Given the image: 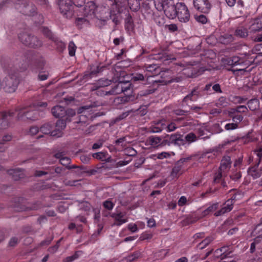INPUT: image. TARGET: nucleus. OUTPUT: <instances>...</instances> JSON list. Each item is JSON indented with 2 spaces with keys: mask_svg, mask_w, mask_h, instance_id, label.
Wrapping results in <instances>:
<instances>
[{
  "mask_svg": "<svg viewBox=\"0 0 262 262\" xmlns=\"http://www.w3.org/2000/svg\"><path fill=\"white\" fill-rule=\"evenodd\" d=\"M1 65L7 74L2 82V88L6 92L13 93L19 83L17 73L26 70L27 64L21 58H4L1 60Z\"/></svg>",
  "mask_w": 262,
  "mask_h": 262,
  "instance_id": "f257e3e1",
  "label": "nucleus"
},
{
  "mask_svg": "<svg viewBox=\"0 0 262 262\" xmlns=\"http://www.w3.org/2000/svg\"><path fill=\"white\" fill-rule=\"evenodd\" d=\"M156 9L159 11H163L166 16L169 18L173 19L177 16V4L168 2L167 0H155Z\"/></svg>",
  "mask_w": 262,
  "mask_h": 262,
  "instance_id": "f03ea898",
  "label": "nucleus"
},
{
  "mask_svg": "<svg viewBox=\"0 0 262 262\" xmlns=\"http://www.w3.org/2000/svg\"><path fill=\"white\" fill-rule=\"evenodd\" d=\"M17 112L18 120L25 119L35 120L38 119V112L36 109H32L31 107H18L16 109Z\"/></svg>",
  "mask_w": 262,
  "mask_h": 262,
  "instance_id": "7ed1b4c3",
  "label": "nucleus"
},
{
  "mask_svg": "<svg viewBox=\"0 0 262 262\" xmlns=\"http://www.w3.org/2000/svg\"><path fill=\"white\" fill-rule=\"evenodd\" d=\"M18 37L23 44L29 47L37 48L42 45V41L37 37L27 33H20Z\"/></svg>",
  "mask_w": 262,
  "mask_h": 262,
  "instance_id": "20e7f679",
  "label": "nucleus"
},
{
  "mask_svg": "<svg viewBox=\"0 0 262 262\" xmlns=\"http://www.w3.org/2000/svg\"><path fill=\"white\" fill-rule=\"evenodd\" d=\"M60 13L63 16L70 18L73 15V4L71 0H58Z\"/></svg>",
  "mask_w": 262,
  "mask_h": 262,
  "instance_id": "39448f33",
  "label": "nucleus"
},
{
  "mask_svg": "<svg viewBox=\"0 0 262 262\" xmlns=\"http://www.w3.org/2000/svg\"><path fill=\"white\" fill-rule=\"evenodd\" d=\"M177 16L181 23H187L190 19V13L187 6L183 3H177Z\"/></svg>",
  "mask_w": 262,
  "mask_h": 262,
  "instance_id": "423d86ee",
  "label": "nucleus"
},
{
  "mask_svg": "<svg viewBox=\"0 0 262 262\" xmlns=\"http://www.w3.org/2000/svg\"><path fill=\"white\" fill-rule=\"evenodd\" d=\"M193 4L196 11L205 14L208 13L212 7L209 0H193Z\"/></svg>",
  "mask_w": 262,
  "mask_h": 262,
  "instance_id": "0eeeda50",
  "label": "nucleus"
},
{
  "mask_svg": "<svg viewBox=\"0 0 262 262\" xmlns=\"http://www.w3.org/2000/svg\"><path fill=\"white\" fill-rule=\"evenodd\" d=\"M250 64V61L245 60L242 58L238 56H234L228 60V64L234 67L236 66H240L241 68L237 69V71H243L247 68Z\"/></svg>",
  "mask_w": 262,
  "mask_h": 262,
  "instance_id": "6e6552de",
  "label": "nucleus"
},
{
  "mask_svg": "<svg viewBox=\"0 0 262 262\" xmlns=\"http://www.w3.org/2000/svg\"><path fill=\"white\" fill-rule=\"evenodd\" d=\"M2 119L0 120V129L4 130L8 128L12 123L13 112H5L1 114Z\"/></svg>",
  "mask_w": 262,
  "mask_h": 262,
  "instance_id": "1a4fd4ad",
  "label": "nucleus"
},
{
  "mask_svg": "<svg viewBox=\"0 0 262 262\" xmlns=\"http://www.w3.org/2000/svg\"><path fill=\"white\" fill-rule=\"evenodd\" d=\"M129 86L128 82L119 81L110 91H108V93L111 95L119 94L129 89Z\"/></svg>",
  "mask_w": 262,
  "mask_h": 262,
  "instance_id": "9d476101",
  "label": "nucleus"
},
{
  "mask_svg": "<svg viewBox=\"0 0 262 262\" xmlns=\"http://www.w3.org/2000/svg\"><path fill=\"white\" fill-rule=\"evenodd\" d=\"M16 8L20 9V12L26 15H33L36 11L35 6L30 2L22 3Z\"/></svg>",
  "mask_w": 262,
  "mask_h": 262,
  "instance_id": "9b49d317",
  "label": "nucleus"
},
{
  "mask_svg": "<svg viewBox=\"0 0 262 262\" xmlns=\"http://www.w3.org/2000/svg\"><path fill=\"white\" fill-rule=\"evenodd\" d=\"M119 16V8H118V6L115 3L112 5V7L110 11L109 16L108 17H106L105 20L111 19L113 22L117 25L120 23Z\"/></svg>",
  "mask_w": 262,
  "mask_h": 262,
  "instance_id": "f8f14e48",
  "label": "nucleus"
},
{
  "mask_svg": "<svg viewBox=\"0 0 262 262\" xmlns=\"http://www.w3.org/2000/svg\"><path fill=\"white\" fill-rule=\"evenodd\" d=\"M111 216L114 219V225L120 226L128 222V219L125 217V213L120 211L114 212L111 214Z\"/></svg>",
  "mask_w": 262,
  "mask_h": 262,
  "instance_id": "ddd939ff",
  "label": "nucleus"
},
{
  "mask_svg": "<svg viewBox=\"0 0 262 262\" xmlns=\"http://www.w3.org/2000/svg\"><path fill=\"white\" fill-rule=\"evenodd\" d=\"M66 127V123L63 120H58L57 121L55 128L52 130L51 136L56 138L61 137L62 135V131Z\"/></svg>",
  "mask_w": 262,
  "mask_h": 262,
  "instance_id": "4468645a",
  "label": "nucleus"
},
{
  "mask_svg": "<svg viewBox=\"0 0 262 262\" xmlns=\"http://www.w3.org/2000/svg\"><path fill=\"white\" fill-rule=\"evenodd\" d=\"M233 204L234 202H232V200H227L223 204L221 208L214 213V215L215 216H222L230 212L233 209Z\"/></svg>",
  "mask_w": 262,
  "mask_h": 262,
  "instance_id": "2eb2a0df",
  "label": "nucleus"
},
{
  "mask_svg": "<svg viewBox=\"0 0 262 262\" xmlns=\"http://www.w3.org/2000/svg\"><path fill=\"white\" fill-rule=\"evenodd\" d=\"M164 126H165L164 120L153 122L149 127L148 130L152 133H160L164 129Z\"/></svg>",
  "mask_w": 262,
  "mask_h": 262,
  "instance_id": "dca6fc26",
  "label": "nucleus"
},
{
  "mask_svg": "<svg viewBox=\"0 0 262 262\" xmlns=\"http://www.w3.org/2000/svg\"><path fill=\"white\" fill-rule=\"evenodd\" d=\"M231 164L230 157L229 156L224 157L221 162V165L219 169L222 171V172L227 174L231 167Z\"/></svg>",
  "mask_w": 262,
  "mask_h": 262,
  "instance_id": "f3484780",
  "label": "nucleus"
},
{
  "mask_svg": "<svg viewBox=\"0 0 262 262\" xmlns=\"http://www.w3.org/2000/svg\"><path fill=\"white\" fill-rule=\"evenodd\" d=\"M233 40V35L228 33H222L217 38V40L219 42L224 45L229 44L232 42Z\"/></svg>",
  "mask_w": 262,
  "mask_h": 262,
  "instance_id": "a211bd4d",
  "label": "nucleus"
},
{
  "mask_svg": "<svg viewBox=\"0 0 262 262\" xmlns=\"http://www.w3.org/2000/svg\"><path fill=\"white\" fill-rule=\"evenodd\" d=\"M51 112L52 115L56 118H62L66 115V109L64 107L57 105L54 106Z\"/></svg>",
  "mask_w": 262,
  "mask_h": 262,
  "instance_id": "6ab92c4d",
  "label": "nucleus"
},
{
  "mask_svg": "<svg viewBox=\"0 0 262 262\" xmlns=\"http://www.w3.org/2000/svg\"><path fill=\"white\" fill-rule=\"evenodd\" d=\"M232 253V250L229 246H223L221 248L217 249L215 251V253L220 255L221 259H224L226 257H230V254Z\"/></svg>",
  "mask_w": 262,
  "mask_h": 262,
  "instance_id": "aec40b11",
  "label": "nucleus"
},
{
  "mask_svg": "<svg viewBox=\"0 0 262 262\" xmlns=\"http://www.w3.org/2000/svg\"><path fill=\"white\" fill-rule=\"evenodd\" d=\"M199 92L193 89L190 93L186 96L183 99L181 103L182 107H185L186 105H188V101H194L196 100L195 96H198Z\"/></svg>",
  "mask_w": 262,
  "mask_h": 262,
  "instance_id": "412c9836",
  "label": "nucleus"
},
{
  "mask_svg": "<svg viewBox=\"0 0 262 262\" xmlns=\"http://www.w3.org/2000/svg\"><path fill=\"white\" fill-rule=\"evenodd\" d=\"M220 153V151L218 148H213L212 149H210L208 151L203 153L201 156V158L202 159H204L205 162H207V159H213Z\"/></svg>",
  "mask_w": 262,
  "mask_h": 262,
  "instance_id": "4be33fe9",
  "label": "nucleus"
},
{
  "mask_svg": "<svg viewBox=\"0 0 262 262\" xmlns=\"http://www.w3.org/2000/svg\"><path fill=\"white\" fill-rule=\"evenodd\" d=\"M181 135L179 134H173L168 135L167 136V139L164 140L162 144H167L168 145L174 144Z\"/></svg>",
  "mask_w": 262,
  "mask_h": 262,
  "instance_id": "5701e85b",
  "label": "nucleus"
},
{
  "mask_svg": "<svg viewBox=\"0 0 262 262\" xmlns=\"http://www.w3.org/2000/svg\"><path fill=\"white\" fill-rule=\"evenodd\" d=\"M129 143L127 141V137L124 136L116 140L114 143V146L117 148H123Z\"/></svg>",
  "mask_w": 262,
  "mask_h": 262,
  "instance_id": "b1692460",
  "label": "nucleus"
},
{
  "mask_svg": "<svg viewBox=\"0 0 262 262\" xmlns=\"http://www.w3.org/2000/svg\"><path fill=\"white\" fill-rule=\"evenodd\" d=\"M8 172L10 175L12 176L14 180L16 181L24 177V173L22 169L19 168L11 169L9 170Z\"/></svg>",
  "mask_w": 262,
  "mask_h": 262,
  "instance_id": "393cba45",
  "label": "nucleus"
},
{
  "mask_svg": "<svg viewBox=\"0 0 262 262\" xmlns=\"http://www.w3.org/2000/svg\"><path fill=\"white\" fill-rule=\"evenodd\" d=\"M250 29L253 32L258 31L262 29V17L255 19Z\"/></svg>",
  "mask_w": 262,
  "mask_h": 262,
  "instance_id": "a878e982",
  "label": "nucleus"
},
{
  "mask_svg": "<svg viewBox=\"0 0 262 262\" xmlns=\"http://www.w3.org/2000/svg\"><path fill=\"white\" fill-rule=\"evenodd\" d=\"M234 35L240 38H245L248 35L247 28L244 26H238L236 29Z\"/></svg>",
  "mask_w": 262,
  "mask_h": 262,
  "instance_id": "bb28decb",
  "label": "nucleus"
},
{
  "mask_svg": "<svg viewBox=\"0 0 262 262\" xmlns=\"http://www.w3.org/2000/svg\"><path fill=\"white\" fill-rule=\"evenodd\" d=\"M219 207V203H215L214 204H212V205H210L209 207H208L206 209H205L204 211H202L201 216L197 219V220H199V219L204 217L210 213L214 212L215 210H216Z\"/></svg>",
  "mask_w": 262,
  "mask_h": 262,
  "instance_id": "cd10ccee",
  "label": "nucleus"
},
{
  "mask_svg": "<svg viewBox=\"0 0 262 262\" xmlns=\"http://www.w3.org/2000/svg\"><path fill=\"white\" fill-rule=\"evenodd\" d=\"M258 166H256V164L253 167H249L248 170V173L254 179L259 178L262 174V171H260L257 169Z\"/></svg>",
  "mask_w": 262,
  "mask_h": 262,
  "instance_id": "c85d7f7f",
  "label": "nucleus"
},
{
  "mask_svg": "<svg viewBox=\"0 0 262 262\" xmlns=\"http://www.w3.org/2000/svg\"><path fill=\"white\" fill-rule=\"evenodd\" d=\"M161 139L156 136H150L146 140V143L154 147H158L160 145Z\"/></svg>",
  "mask_w": 262,
  "mask_h": 262,
  "instance_id": "c756f323",
  "label": "nucleus"
},
{
  "mask_svg": "<svg viewBox=\"0 0 262 262\" xmlns=\"http://www.w3.org/2000/svg\"><path fill=\"white\" fill-rule=\"evenodd\" d=\"M252 234L255 236L257 241L262 239V223L258 224L252 231Z\"/></svg>",
  "mask_w": 262,
  "mask_h": 262,
  "instance_id": "7c9ffc66",
  "label": "nucleus"
},
{
  "mask_svg": "<svg viewBox=\"0 0 262 262\" xmlns=\"http://www.w3.org/2000/svg\"><path fill=\"white\" fill-rule=\"evenodd\" d=\"M140 256V253L137 251L123 258L121 260V262H134L136 261Z\"/></svg>",
  "mask_w": 262,
  "mask_h": 262,
  "instance_id": "2f4dec72",
  "label": "nucleus"
},
{
  "mask_svg": "<svg viewBox=\"0 0 262 262\" xmlns=\"http://www.w3.org/2000/svg\"><path fill=\"white\" fill-rule=\"evenodd\" d=\"M247 105L250 110L254 111L259 108V101L257 99H252L248 101Z\"/></svg>",
  "mask_w": 262,
  "mask_h": 262,
  "instance_id": "473e14b6",
  "label": "nucleus"
},
{
  "mask_svg": "<svg viewBox=\"0 0 262 262\" xmlns=\"http://www.w3.org/2000/svg\"><path fill=\"white\" fill-rule=\"evenodd\" d=\"M248 112V108L245 105H239L235 108H232L229 112V115H234L235 113H246Z\"/></svg>",
  "mask_w": 262,
  "mask_h": 262,
  "instance_id": "72a5a7b5",
  "label": "nucleus"
},
{
  "mask_svg": "<svg viewBox=\"0 0 262 262\" xmlns=\"http://www.w3.org/2000/svg\"><path fill=\"white\" fill-rule=\"evenodd\" d=\"M133 110L132 114L134 115H139L143 116L147 112V107L146 105L141 106L138 109H131Z\"/></svg>",
  "mask_w": 262,
  "mask_h": 262,
  "instance_id": "f704fd0d",
  "label": "nucleus"
},
{
  "mask_svg": "<svg viewBox=\"0 0 262 262\" xmlns=\"http://www.w3.org/2000/svg\"><path fill=\"white\" fill-rule=\"evenodd\" d=\"M213 237L212 236H208L200 243L198 245L197 247L199 249L202 250L206 248L213 240Z\"/></svg>",
  "mask_w": 262,
  "mask_h": 262,
  "instance_id": "c9c22d12",
  "label": "nucleus"
},
{
  "mask_svg": "<svg viewBox=\"0 0 262 262\" xmlns=\"http://www.w3.org/2000/svg\"><path fill=\"white\" fill-rule=\"evenodd\" d=\"M53 128V126L52 124L47 123L41 126L40 130L42 133L44 134H50L51 135V132H52Z\"/></svg>",
  "mask_w": 262,
  "mask_h": 262,
  "instance_id": "e433bc0d",
  "label": "nucleus"
},
{
  "mask_svg": "<svg viewBox=\"0 0 262 262\" xmlns=\"http://www.w3.org/2000/svg\"><path fill=\"white\" fill-rule=\"evenodd\" d=\"M41 31L45 36H46L50 39L52 40L55 42H56L57 41V38L53 35L52 33L48 28H42Z\"/></svg>",
  "mask_w": 262,
  "mask_h": 262,
  "instance_id": "4c0bfd02",
  "label": "nucleus"
},
{
  "mask_svg": "<svg viewBox=\"0 0 262 262\" xmlns=\"http://www.w3.org/2000/svg\"><path fill=\"white\" fill-rule=\"evenodd\" d=\"M207 132L206 128L204 127H200L196 129V132L198 134V138L206 140L209 138L208 136H205V133Z\"/></svg>",
  "mask_w": 262,
  "mask_h": 262,
  "instance_id": "58836bf2",
  "label": "nucleus"
},
{
  "mask_svg": "<svg viewBox=\"0 0 262 262\" xmlns=\"http://www.w3.org/2000/svg\"><path fill=\"white\" fill-rule=\"evenodd\" d=\"M165 126H164V129L167 132H173L178 127L177 124L173 122L168 123L165 120Z\"/></svg>",
  "mask_w": 262,
  "mask_h": 262,
  "instance_id": "ea45409f",
  "label": "nucleus"
},
{
  "mask_svg": "<svg viewBox=\"0 0 262 262\" xmlns=\"http://www.w3.org/2000/svg\"><path fill=\"white\" fill-rule=\"evenodd\" d=\"M77 123L78 124L77 127L79 128L82 127L81 129L83 130V127H85L88 124V119L84 116L80 115L79 120V121H77Z\"/></svg>",
  "mask_w": 262,
  "mask_h": 262,
  "instance_id": "a19ab883",
  "label": "nucleus"
},
{
  "mask_svg": "<svg viewBox=\"0 0 262 262\" xmlns=\"http://www.w3.org/2000/svg\"><path fill=\"white\" fill-rule=\"evenodd\" d=\"M198 137L193 133H189L185 136V142L192 143L197 141Z\"/></svg>",
  "mask_w": 262,
  "mask_h": 262,
  "instance_id": "79ce46f5",
  "label": "nucleus"
},
{
  "mask_svg": "<svg viewBox=\"0 0 262 262\" xmlns=\"http://www.w3.org/2000/svg\"><path fill=\"white\" fill-rule=\"evenodd\" d=\"M174 113L178 116H185L189 113V110H188L187 105H186L185 107H182V109L175 110Z\"/></svg>",
  "mask_w": 262,
  "mask_h": 262,
  "instance_id": "37998d69",
  "label": "nucleus"
},
{
  "mask_svg": "<svg viewBox=\"0 0 262 262\" xmlns=\"http://www.w3.org/2000/svg\"><path fill=\"white\" fill-rule=\"evenodd\" d=\"M96 7L95 3L93 2H90L85 5V10L86 11L88 10V13H94Z\"/></svg>",
  "mask_w": 262,
  "mask_h": 262,
  "instance_id": "c03bdc74",
  "label": "nucleus"
},
{
  "mask_svg": "<svg viewBox=\"0 0 262 262\" xmlns=\"http://www.w3.org/2000/svg\"><path fill=\"white\" fill-rule=\"evenodd\" d=\"M111 82L112 80H111L101 78L98 81L97 84L98 85V87L102 88L110 85L111 84Z\"/></svg>",
  "mask_w": 262,
  "mask_h": 262,
  "instance_id": "a18cd8bd",
  "label": "nucleus"
},
{
  "mask_svg": "<svg viewBox=\"0 0 262 262\" xmlns=\"http://www.w3.org/2000/svg\"><path fill=\"white\" fill-rule=\"evenodd\" d=\"M106 152H98L92 154V157L96 159L104 161L106 158Z\"/></svg>",
  "mask_w": 262,
  "mask_h": 262,
  "instance_id": "49530a36",
  "label": "nucleus"
},
{
  "mask_svg": "<svg viewBox=\"0 0 262 262\" xmlns=\"http://www.w3.org/2000/svg\"><path fill=\"white\" fill-rule=\"evenodd\" d=\"M226 98L224 97H221L217 102L215 103V105L218 107H223L226 106L227 105Z\"/></svg>",
  "mask_w": 262,
  "mask_h": 262,
  "instance_id": "de8ad7c7",
  "label": "nucleus"
},
{
  "mask_svg": "<svg viewBox=\"0 0 262 262\" xmlns=\"http://www.w3.org/2000/svg\"><path fill=\"white\" fill-rule=\"evenodd\" d=\"M133 111V110H130L126 112L122 113L121 115H119L115 119V122H118L122 119H124V118L127 117L129 114H132Z\"/></svg>",
  "mask_w": 262,
  "mask_h": 262,
  "instance_id": "09e8293b",
  "label": "nucleus"
},
{
  "mask_svg": "<svg viewBox=\"0 0 262 262\" xmlns=\"http://www.w3.org/2000/svg\"><path fill=\"white\" fill-rule=\"evenodd\" d=\"M227 174V173L222 172V171H221L220 169H219L218 171L215 174L214 181L216 183L219 182L222 178L226 177Z\"/></svg>",
  "mask_w": 262,
  "mask_h": 262,
  "instance_id": "8fccbe9b",
  "label": "nucleus"
},
{
  "mask_svg": "<svg viewBox=\"0 0 262 262\" xmlns=\"http://www.w3.org/2000/svg\"><path fill=\"white\" fill-rule=\"evenodd\" d=\"M95 86H93L92 88V91H96V94L100 96H103L105 95H111L110 93H108V91H104L103 89H101V88H95Z\"/></svg>",
  "mask_w": 262,
  "mask_h": 262,
  "instance_id": "3c124183",
  "label": "nucleus"
},
{
  "mask_svg": "<svg viewBox=\"0 0 262 262\" xmlns=\"http://www.w3.org/2000/svg\"><path fill=\"white\" fill-rule=\"evenodd\" d=\"M76 47L73 41H70L68 46L69 54L71 56L75 55Z\"/></svg>",
  "mask_w": 262,
  "mask_h": 262,
  "instance_id": "603ef678",
  "label": "nucleus"
},
{
  "mask_svg": "<svg viewBox=\"0 0 262 262\" xmlns=\"http://www.w3.org/2000/svg\"><path fill=\"white\" fill-rule=\"evenodd\" d=\"M115 204L110 200H107L103 202V206L108 210H111L114 207Z\"/></svg>",
  "mask_w": 262,
  "mask_h": 262,
  "instance_id": "864d4df0",
  "label": "nucleus"
},
{
  "mask_svg": "<svg viewBox=\"0 0 262 262\" xmlns=\"http://www.w3.org/2000/svg\"><path fill=\"white\" fill-rule=\"evenodd\" d=\"M232 118V121L234 122V123H237V124L243 120L244 117L243 116L240 115H229Z\"/></svg>",
  "mask_w": 262,
  "mask_h": 262,
  "instance_id": "5fc2aeb1",
  "label": "nucleus"
},
{
  "mask_svg": "<svg viewBox=\"0 0 262 262\" xmlns=\"http://www.w3.org/2000/svg\"><path fill=\"white\" fill-rule=\"evenodd\" d=\"M181 170V167L179 165H175L172 169L171 176L173 177H177Z\"/></svg>",
  "mask_w": 262,
  "mask_h": 262,
  "instance_id": "6e6d98bb",
  "label": "nucleus"
},
{
  "mask_svg": "<svg viewBox=\"0 0 262 262\" xmlns=\"http://www.w3.org/2000/svg\"><path fill=\"white\" fill-rule=\"evenodd\" d=\"M66 115L64 116L66 117V120L70 121V118L73 117L75 115L76 112L73 109H68L66 110Z\"/></svg>",
  "mask_w": 262,
  "mask_h": 262,
  "instance_id": "4d7b16f0",
  "label": "nucleus"
},
{
  "mask_svg": "<svg viewBox=\"0 0 262 262\" xmlns=\"http://www.w3.org/2000/svg\"><path fill=\"white\" fill-rule=\"evenodd\" d=\"M233 101L236 103H244L247 100V98L244 97L235 96L233 98Z\"/></svg>",
  "mask_w": 262,
  "mask_h": 262,
  "instance_id": "13d9d810",
  "label": "nucleus"
},
{
  "mask_svg": "<svg viewBox=\"0 0 262 262\" xmlns=\"http://www.w3.org/2000/svg\"><path fill=\"white\" fill-rule=\"evenodd\" d=\"M49 76V73L48 72H40L38 74V79L41 81H43L48 78Z\"/></svg>",
  "mask_w": 262,
  "mask_h": 262,
  "instance_id": "bf43d9fd",
  "label": "nucleus"
},
{
  "mask_svg": "<svg viewBox=\"0 0 262 262\" xmlns=\"http://www.w3.org/2000/svg\"><path fill=\"white\" fill-rule=\"evenodd\" d=\"M144 79V76L140 73H136L134 75H133L132 77V80H133V81L143 80Z\"/></svg>",
  "mask_w": 262,
  "mask_h": 262,
  "instance_id": "052dcab7",
  "label": "nucleus"
},
{
  "mask_svg": "<svg viewBox=\"0 0 262 262\" xmlns=\"http://www.w3.org/2000/svg\"><path fill=\"white\" fill-rule=\"evenodd\" d=\"M238 127L237 123H229L226 124L225 128L227 130L235 129Z\"/></svg>",
  "mask_w": 262,
  "mask_h": 262,
  "instance_id": "680f3d73",
  "label": "nucleus"
},
{
  "mask_svg": "<svg viewBox=\"0 0 262 262\" xmlns=\"http://www.w3.org/2000/svg\"><path fill=\"white\" fill-rule=\"evenodd\" d=\"M254 152L255 154H256L258 158V162L256 163V166H258L260 162L261 158L262 157V148H259L257 149H256L254 151Z\"/></svg>",
  "mask_w": 262,
  "mask_h": 262,
  "instance_id": "e2e57ef3",
  "label": "nucleus"
},
{
  "mask_svg": "<svg viewBox=\"0 0 262 262\" xmlns=\"http://www.w3.org/2000/svg\"><path fill=\"white\" fill-rule=\"evenodd\" d=\"M195 18L197 21L203 24H206L207 21V17L204 15L195 16Z\"/></svg>",
  "mask_w": 262,
  "mask_h": 262,
  "instance_id": "0e129e2a",
  "label": "nucleus"
},
{
  "mask_svg": "<svg viewBox=\"0 0 262 262\" xmlns=\"http://www.w3.org/2000/svg\"><path fill=\"white\" fill-rule=\"evenodd\" d=\"M145 67L146 70L150 72L155 71L158 68V66L156 64H147Z\"/></svg>",
  "mask_w": 262,
  "mask_h": 262,
  "instance_id": "69168bd1",
  "label": "nucleus"
},
{
  "mask_svg": "<svg viewBox=\"0 0 262 262\" xmlns=\"http://www.w3.org/2000/svg\"><path fill=\"white\" fill-rule=\"evenodd\" d=\"M242 177L241 172L240 171H235L232 173L230 176V178L234 181H237Z\"/></svg>",
  "mask_w": 262,
  "mask_h": 262,
  "instance_id": "338daca9",
  "label": "nucleus"
},
{
  "mask_svg": "<svg viewBox=\"0 0 262 262\" xmlns=\"http://www.w3.org/2000/svg\"><path fill=\"white\" fill-rule=\"evenodd\" d=\"M165 28L167 29L170 32H176L178 29L177 26L174 24L166 25Z\"/></svg>",
  "mask_w": 262,
  "mask_h": 262,
  "instance_id": "774afa93",
  "label": "nucleus"
}]
</instances>
